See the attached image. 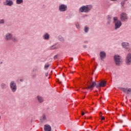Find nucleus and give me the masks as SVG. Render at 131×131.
<instances>
[{
	"instance_id": "1",
	"label": "nucleus",
	"mask_w": 131,
	"mask_h": 131,
	"mask_svg": "<svg viewBox=\"0 0 131 131\" xmlns=\"http://www.w3.org/2000/svg\"><path fill=\"white\" fill-rule=\"evenodd\" d=\"M93 9L92 5L82 6L79 9V13H89Z\"/></svg>"
},
{
	"instance_id": "2",
	"label": "nucleus",
	"mask_w": 131,
	"mask_h": 131,
	"mask_svg": "<svg viewBox=\"0 0 131 131\" xmlns=\"http://www.w3.org/2000/svg\"><path fill=\"white\" fill-rule=\"evenodd\" d=\"M113 23L115 24V30L119 29L121 27V25H122V22H121V20H118V17H113Z\"/></svg>"
},
{
	"instance_id": "3",
	"label": "nucleus",
	"mask_w": 131,
	"mask_h": 131,
	"mask_svg": "<svg viewBox=\"0 0 131 131\" xmlns=\"http://www.w3.org/2000/svg\"><path fill=\"white\" fill-rule=\"evenodd\" d=\"M10 88L12 93H16L17 91V84L15 82V81H11L10 83Z\"/></svg>"
},
{
	"instance_id": "4",
	"label": "nucleus",
	"mask_w": 131,
	"mask_h": 131,
	"mask_svg": "<svg viewBox=\"0 0 131 131\" xmlns=\"http://www.w3.org/2000/svg\"><path fill=\"white\" fill-rule=\"evenodd\" d=\"M114 59L116 65L117 66H119L120 65V63H121V58L120 57V56L115 55L114 56Z\"/></svg>"
},
{
	"instance_id": "5",
	"label": "nucleus",
	"mask_w": 131,
	"mask_h": 131,
	"mask_svg": "<svg viewBox=\"0 0 131 131\" xmlns=\"http://www.w3.org/2000/svg\"><path fill=\"white\" fill-rule=\"evenodd\" d=\"M68 9V7L66 4H60L58 7V10L59 12H66Z\"/></svg>"
},
{
	"instance_id": "6",
	"label": "nucleus",
	"mask_w": 131,
	"mask_h": 131,
	"mask_svg": "<svg viewBox=\"0 0 131 131\" xmlns=\"http://www.w3.org/2000/svg\"><path fill=\"white\" fill-rule=\"evenodd\" d=\"M40 120L41 121H45V122H47L50 120V117H49V115L44 114L40 117Z\"/></svg>"
},
{
	"instance_id": "7",
	"label": "nucleus",
	"mask_w": 131,
	"mask_h": 131,
	"mask_svg": "<svg viewBox=\"0 0 131 131\" xmlns=\"http://www.w3.org/2000/svg\"><path fill=\"white\" fill-rule=\"evenodd\" d=\"M4 6H7L8 7H12L14 5V2L12 0H5V2L3 3Z\"/></svg>"
},
{
	"instance_id": "8",
	"label": "nucleus",
	"mask_w": 131,
	"mask_h": 131,
	"mask_svg": "<svg viewBox=\"0 0 131 131\" xmlns=\"http://www.w3.org/2000/svg\"><path fill=\"white\" fill-rule=\"evenodd\" d=\"M125 62L127 65H130L131 63V53H129L127 54L125 59Z\"/></svg>"
},
{
	"instance_id": "9",
	"label": "nucleus",
	"mask_w": 131,
	"mask_h": 131,
	"mask_svg": "<svg viewBox=\"0 0 131 131\" xmlns=\"http://www.w3.org/2000/svg\"><path fill=\"white\" fill-rule=\"evenodd\" d=\"M127 14L125 12H122L120 14L121 21L124 22L126 20H127Z\"/></svg>"
},
{
	"instance_id": "10",
	"label": "nucleus",
	"mask_w": 131,
	"mask_h": 131,
	"mask_svg": "<svg viewBox=\"0 0 131 131\" xmlns=\"http://www.w3.org/2000/svg\"><path fill=\"white\" fill-rule=\"evenodd\" d=\"M106 83L105 81H102L100 83H98L96 85L97 89H99V88H101L102 86H106Z\"/></svg>"
},
{
	"instance_id": "11",
	"label": "nucleus",
	"mask_w": 131,
	"mask_h": 131,
	"mask_svg": "<svg viewBox=\"0 0 131 131\" xmlns=\"http://www.w3.org/2000/svg\"><path fill=\"white\" fill-rule=\"evenodd\" d=\"M13 38V34H11V33H8L5 35V39L6 40H11Z\"/></svg>"
},
{
	"instance_id": "12",
	"label": "nucleus",
	"mask_w": 131,
	"mask_h": 131,
	"mask_svg": "<svg viewBox=\"0 0 131 131\" xmlns=\"http://www.w3.org/2000/svg\"><path fill=\"white\" fill-rule=\"evenodd\" d=\"M97 85V83L96 82H92V84L89 85L88 88L86 89L87 90H91V91L93 90L94 88Z\"/></svg>"
},
{
	"instance_id": "13",
	"label": "nucleus",
	"mask_w": 131,
	"mask_h": 131,
	"mask_svg": "<svg viewBox=\"0 0 131 131\" xmlns=\"http://www.w3.org/2000/svg\"><path fill=\"white\" fill-rule=\"evenodd\" d=\"M121 90L124 93L127 94V95H129V93L131 92V88H121Z\"/></svg>"
},
{
	"instance_id": "14",
	"label": "nucleus",
	"mask_w": 131,
	"mask_h": 131,
	"mask_svg": "<svg viewBox=\"0 0 131 131\" xmlns=\"http://www.w3.org/2000/svg\"><path fill=\"white\" fill-rule=\"evenodd\" d=\"M99 56L100 57V59L101 61H103L104 59L106 57V52L104 51H101L100 52Z\"/></svg>"
},
{
	"instance_id": "15",
	"label": "nucleus",
	"mask_w": 131,
	"mask_h": 131,
	"mask_svg": "<svg viewBox=\"0 0 131 131\" xmlns=\"http://www.w3.org/2000/svg\"><path fill=\"white\" fill-rule=\"evenodd\" d=\"M121 46L124 49H128V47H129V43L127 42H123L121 43Z\"/></svg>"
},
{
	"instance_id": "16",
	"label": "nucleus",
	"mask_w": 131,
	"mask_h": 131,
	"mask_svg": "<svg viewBox=\"0 0 131 131\" xmlns=\"http://www.w3.org/2000/svg\"><path fill=\"white\" fill-rule=\"evenodd\" d=\"M52 130V127L49 124H46L44 126V131H51Z\"/></svg>"
},
{
	"instance_id": "17",
	"label": "nucleus",
	"mask_w": 131,
	"mask_h": 131,
	"mask_svg": "<svg viewBox=\"0 0 131 131\" xmlns=\"http://www.w3.org/2000/svg\"><path fill=\"white\" fill-rule=\"evenodd\" d=\"M42 38L45 40H49L50 39V34L49 33H46L42 36Z\"/></svg>"
},
{
	"instance_id": "18",
	"label": "nucleus",
	"mask_w": 131,
	"mask_h": 131,
	"mask_svg": "<svg viewBox=\"0 0 131 131\" xmlns=\"http://www.w3.org/2000/svg\"><path fill=\"white\" fill-rule=\"evenodd\" d=\"M59 46H58L57 44H55L54 45H52L51 46L49 49L50 50H56V49H58Z\"/></svg>"
},
{
	"instance_id": "19",
	"label": "nucleus",
	"mask_w": 131,
	"mask_h": 131,
	"mask_svg": "<svg viewBox=\"0 0 131 131\" xmlns=\"http://www.w3.org/2000/svg\"><path fill=\"white\" fill-rule=\"evenodd\" d=\"M37 99L39 103H42V102H43V98H42V97H41V96H38L37 97Z\"/></svg>"
},
{
	"instance_id": "20",
	"label": "nucleus",
	"mask_w": 131,
	"mask_h": 131,
	"mask_svg": "<svg viewBox=\"0 0 131 131\" xmlns=\"http://www.w3.org/2000/svg\"><path fill=\"white\" fill-rule=\"evenodd\" d=\"M7 88H8V85H7V84L5 83H2L1 84V89H2V90H6Z\"/></svg>"
},
{
	"instance_id": "21",
	"label": "nucleus",
	"mask_w": 131,
	"mask_h": 131,
	"mask_svg": "<svg viewBox=\"0 0 131 131\" xmlns=\"http://www.w3.org/2000/svg\"><path fill=\"white\" fill-rule=\"evenodd\" d=\"M12 40L13 42H18V38L16 36H12Z\"/></svg>"
},
{
	"instance_id": "22",
	"label": "nucleus",
	"mask_w": 131,
	"mask_h": 131,
	"mask_svg": "<svg viewBox=\"0 0 131 131\" xmlns=\"http://www.w3.org/2000/svg\"><path fill=\"white\" fill-rule=\"evenodd\" d=\"M107 24L110 25V24L111 23V16L110 15H108L107 16Z\"/></svg>"
},
{
	"instance_id": "23",
	"label": "nucleus",
	"mask_w": 131,
	"mask_h": 131,
	"mask_svg": "<svg viewBox=\"0 0 131 131\" xmlns=\"http://www.w3.org/2000/svg\"><path fill=\"white\" fill-rule=\"evenodd\" d=\"M90 30V28L88 27L85 26L84 28V31L85 33H88Z\"/></svg>"
},
{
	"instance_id": "24",
	"label": "nucleus",
	"mask_w": 131,
	"mask_h": 131,
	"mask_svg": "<svg viewBox=\"0 0 131 131\" xmlns=\"http://www.w3.org/2000/svg\"><path fill=\"white\" fill-rule=\"evenodd\" d=\"M23 3V0H16V4L17 5H21Z\"/></svg>"
},
{
	"instance_id": "25",
	"label": "nucleus",
	"mask_w": 131,
	"mask_h": 131,
	"mask_svg": "<svg viewBox=\"0 0 131 131\" xmlns=\"http://www.w3.org/2000/svg\"><path fill=\"white\" fill-rule=\"evenodd\" d=\"M127 0H124L121 2V7H124V5H125V2H127Z\"/></svg>"
},
{
	"instance_id": "26",
	"label": "nucleus",
	"mask_w": 131,
	"mask_h": 131,
	"mask_svg": "<svg viewBox=\"0 0 131 131\" xmlns=\"http://www.w3.org/2000/svg\"><path fill=\"white\" fill-rule=\"evenodd\" d=\"M58 40H60V41H64V38H63L61 36H59L58 37Z\"/></svg>"
},
{
	"instance_id": "27",
	"label": "nucleus",
	"mask_w": 131,
	"mask_h": 131,
	"mask_svg": "<svg viewBox=\"0 0 131 131\" xmlns=\"http://www.w3.org/2000/svg\"><path fill=\"white\" fill-rule=\"evenodd\" d=\"M1 24H5V19H2L0 20V25Z\"/></svg>"
},
{
	"instance_id": "28",
	"label": "nucleus",
	"mask_w": 131,
	"mask_h": 131,
	"mask_svg": "<svg viewBox=\"0 0 131 131\" xmlns=\"http://www.w3.org/2000/svg\"><path fill=\"white\" fill-rule=\"evenodd\" d=\"M49 67H50V64H46L45 65V69H48V68H49Z\"/></svg>"
},
{
	"instance_id": "29",
	"label": "nucleus",
	"mask_w": 131,
	"mask_h": 131,
	"mask_svg": "<svg viewBox=\"0 0 131 131\" xmlns=\"http://www.w3.org/2000/svg\"><path fill=\"white\" fill-rule=\"evenodd\" d=\"M57 58H58V55H56L54 57V60H56V59H57Z\"/></svg>"
},
{
	"instance_id": "30",
	"label": "nucleus",
	"mask_w": 131,
	"mask_h": 131,
	"mask_svg": "<svg viewBox=\"0 0 131 131\" xmlns=\"http://www.w3.org/2000/svg\"><path fill=\"white\" fill-rule=\"evenodd\" d=\"M76 27H77V28H79V25L78 24H76Z\"/></svg>"
},
{
	"instance_id": "31",
	"label": "nucleus",
	"mask_w": 131,
	"mask_h": 131,
	"mask_svg": "<svg viewBox=\"0 0 131 131\" xmlns=\"http://www.w3.org/2000/svg\"><path fill=\"white\" fill-rule=\"evenodd\" d=\"M101 120H104V119H105V117H104L103 116H101Z\"/></svg>"
},
{
	"instance_id": "32",
	"label": "nucleus",
	"mask_w": 131,
	"mask_h": 131,
	"mask_svg": "<svg viewBox=\"0 0 131 131\" xmlns=\"http://www.w3.org/2000/svg\"><path fill=\"white\" fill-rule=\"evenodd\" d=\"M48 75H49V73H45V76H48Z\"/></svg>"
},
{
	"instance_id": "33",
	"label": "nucleus",
	"mask_w": 131,
	"mask_h": 131,
	"mask_svg": "<svg viewBox=\"0 0 131 131\" xmlns=\"http://www.w3.org/2000/svg\"><path fill=\"white\" fill-rule=\"evenodd\" d=\"M81 115L82 116H83V115H84V113H83V112H82Z\"/></svg>"
},
{
	"instance_id": "34",
	"label": "nucleus",
	"mask_w": 131,
	"mask_h": 131,
	"mask_svg": "<svg viewBox=\"0 0 131 131\" xmlns=\"http://www.w3.org/2000/svg\"><path fill=\"white\" fill-rule=\"evenodd\" d=\"M20 81H23V79H20Z\"/></svg>"
},
{
	"instance_id": "35",
	"label": "nucleus",
	"mask_w": 131,
	"mask_h": 131,
	"mask_svg": "<svg viewBox=\"0 0 131 131\" xmlns=\"http://www.w3.org/2000/svg\"><path fill=\"white\" fill-rule=\"evenodd\" d=\"M110 1H113V2H115V1H117V0H110Z\"/></svg>"
},
{
	"instance_id": "36",
	"label": "nucleus",
	"mask_w": 131,
	"mask_h": 131,
	"mask_svg": "<svg viewBox=\"0 0 131 131\" xmlns=\"http://www.w3.org/2000/svg\"><path fill=\"white\" fill-rule=\"evenodd\" d=\"M83 48H86V46H83Z\"/></svg>"
},
{
	"instance_id": "37",
	"label": "nucleus",
	"mask_w": 131,
	"mask_h": 131,
	"mask_svg": "<svg viewBox=\"0 0 131 131\" xmlns=\"http://www.w3.org/2000/svg\"><path fill=\"white\" fill-rule=\"evenodd\" d=\"M89 84H91V82H89Z\"/></svg>"
},
{
	"instance_id": "38",
	"label": "nucleus",
	"mask_w": 131,
	"mask_h": 131,
	"mask_svg": "<svg viewBox=\"0 0 131 131\" xmlns=\"http://www.w3.org/2000/svg\"><path fill=\"white\" fill-rule=\"evenodd\" d=\"M1 116H0V119H1Z\"/></svg>"
}]
</instances>
